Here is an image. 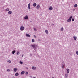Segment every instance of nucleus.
I'll return each mask as SVG.
<instances>
[{
  "label": "nucleus",
  "mask_w": 78,
  "mask_h": 78,
  "mask_svg": "<svg viewBox=\"0 0 78 78\" xmlns=\"http://www.w3.org/2000/svg\"><path fill=\"white\" fill-rule=\"evenodd\" d=\"M30 46L32 47V48H33L34 50H36V48H37V45L34 44H31Z\"/></svg>",
  "instance_id": "obj_1"
},
{
  "label": "nucleus",
  "mask_w": 78,
  "mask_h": 78,
  "mask_svg": "<svg viewBox=\"0 0 78 78\" xmlns=\"http://www.w3.org/2000/svg\"><path fill=\"white\" fill-rule=\"evenodd\" d=\"M72 16H71L70 17H69V18L67 20V22H71V20H72Z\"/></svg>",
  "instance_id": "obj_2"
},
{
  "label": "nucleus",
  "mask_w": 78,
  "mask_h": 78,
  "mask_svg": "<svg viewBox=\"0 0 78 78\" xmlns=\"http://www.w3.org/2000/svg\"><path fill=\"white\" fill-rule=\"evenodd\" d=\"M25 30V27H24L23 26H20V30L21 31H23Z\"/></svg>",
  "instance_id": "obj_3"
},
{
  "label": "nucleus",
  "mask_w": 78,
  "mask_h": 78,
  "mask_svg": "<svg viewBox=\"0 0 78 78\" xmlns=\"http://www.w3.org/2000/svg\"><path fill=\"white\" fill-rule=\"evenodd\" d=\"M32 69L34 70H36V67L35 66L32 67Z\"/></svg>",
  "instance_id": "obj_4"
},
{
  "label": "nucleus",
  "mask_w": 78,
  "mask_h": 78,
  "mask_svg": "<svg viewBox=\"0 0 78 78\" xmlns=\"http://www.w3.org/2000/svg\"><path fill=\"white\" fill-rule=\"evenodd\" d=\"M62 67L63 69H64V67H65V64L64 62H62Z\"/></svg>",
  "instance_id": "obj_5"
},
{
  "label": "nucleus",
  "mask_w": 78,
  "mask_h": 78,
  "mask_svg": "<svg viewBox=\"0 0 78 78\" xmlns=\"http://www.w3.org/2000/svg\"><path fill=\"white\" fill-rule=\"evenodd\" d=\"M28 8L29 9H30V11L31 10V8H30V3L28 4Z\"/></svg>",
  "instance_id": "obj_6"
},
{
  "label": "nucleus",
  "mask_w": 78,
  "mask_h": 78,
  "mask_svg": "<svg viewBox=\"0 0 78 78\" xmlns=\"http://www.w3.org/2000/svg\"><path fill=\"white\" fill-rule=\"evenodd\" d=\"M26 37H31V35L28 34H26Z\"/></svg>",
  "instance_id": "obj_7"
},
{
  "label": "nucleus",
  "mask_w": 78,
  "mask_h": 78,
  "mask_svg": "<svg viewBox=\"0 0 78 78\" xmlns=\"http://www.w3.org/2000/svg\"><path fill=\"white\" fill-rule=\"evenodd\" d=\"M24 19H25L26 20H27L28 19V16L26 15V16L24 17Z\"/></svg>",
  "instance_id": "obj_8"
},
{
  "label": "nucleus",
  "mask_w": 78,
  "mask_h": 78,
  "mask_svg": "<svg viewBox=\"0 0 78 78\" xmlns=\"http://www.w3.org/2000/svg\"><path fill=\"white\" fill-rule=\"evenodd\" d=\"M49 9L50 11H51L53 9V7L51 6H50L49 7Z\"/></svg>",
  "instance_id": "obj_9"
},
{
  "label": "nucleus",
  "mask_w": 78,
  "mask_h": 78,
  "mask_svg": "<svg viewBox=\"0 0 78 78\" xmlns=\"http://www.w3.org/2000/svg\"><path fill=\"white\" fill-rule=\"evenodd\" d=\"M73 38H74V41H76V39H77V37L75 36H73Z\"/></svg>",
  "instance_id": "obj_10"
},
{
  "label": "nucleus",
  "mask_w": 78,
  "mask_h": 78,
  "mask_svg": "<svg viewBox=\"0 0 78 78\" xmlns=\"http://www.w3.org/2000/svg\"><path fill=\"white\" fill-rule=\"evenodd\" d=\"M45 32L47 34H48V31L47 30H45Z\"/></svg>",
  "instance_id": "obj_11"
},
{
  "label": "nucleus",
  "mask_w": 78,
  "mask_h": 78,
  "mask_svg": "<svg viewBox=\"0 0 78 78\" xmlns=\"http://www.w3.org/2000/svg\"><path fill=\"white\" fill-rule=\"evenodd\" d=\"M66 70L67 71V73H69V72H70V70H69V69H66Z\"/></svg>",
  "instance_id": "obj_12"
},
{
  "label": "nucleus",
  "mask_w": 78,
  "mask_h": 78,
  "mask_svg": "<svg viewBox=\"0 0 78 78\" xmlns=\"http://www.w3.org/2000/svg\"><path fill=\"white\" fill-rule=\"evenodd\" d=\"M13 70L15 72H16L17 70V68H14L13 69Z\"/></svg>",
  "instance_id": "obj_13"
},
{
  "label": "nucleus",
  "mask_w": 78,
  "mask_h": 78,
  "mask_svg": "<svg viewBox=\"0 0 78 78\" xmlns=\"http://www.w3.org/2000/svg\"><path fill=\"white\" fill-rule=\"evenodd\" d=\"M68 76V74H66L65 75V78H67Z\"/></svg>",
  "instance_id": "obj_14"
},
{
  "label": "nucleus",
  "mask_w": 78,
  "mask_h": 78,
  "mask_svg": "<svg viewBox=\"0 0 78 78\" xmlns=\"http://www.w3.org/2000/svg\"><path fill=\"white\" fill-rule=\"evenodd\" d=\"M8 14H12V11H9L8 12Z\"/></svg>",
  "instance_id": "obj_15"
},
{
  "label": "nucleus",
  "mask_w": 78,
  "mask_h": 78,
  "mask_svg": "<svg viewBox=\"0 0 78 78\" xmlns=\"http://www.w3.org/2000/svg\"><path fill=\"white\" fill-rule=\"evenodd\" d=\"M20 54V52L19 51H17V52L16 53V55H19Z\"/></svg>",
  "instance_id": "obj_16"
},
{
  "label": "nucleus",
  "mask_w": 78,
  "mask_h": 78,
  "mask_svg": "<svg viewBox=\"0 0 78 78\" xmlns=\"http://www.w3.org/2000/svg\"><path fill=\"white\" fill-rule=\"evenodd\" d=\"M39 8H40V5H37L36 7L37 9H39Z\"/></svg>",
  "instance_id": "obj_17"
},
{
  "label": "nucleus",
  "mask_w": 78,
  "mask_h": 78,
  "mask_svg": "<svg viewBox=\"0 0 78 78\" xmlns=\"http://www.w3.org/2000/svg\"><path fill=\"white\" fill-rule=\"evenodd\" d=\"M12 54H13V55H14V54L15 53H16V51H12Z\"/></svg>",
  "instance_id": "obj_18"
},
{
  "label": "nucleus",
  "mask_w": 78,
  "mask_h": 78,
  "mask_svg": "<svg viewBox=\"0 0 78 78\" xmlns=\"http://www.w3.org/2000/svg\"><path fill=\"white\" fill-rule=\"evenodd\" d=\"M61 31H64V28L63 27H62L60 30Z\"/></svg>",
  "instance_id": "obj_19"
},
{
  "label": "nucleus",
  "mask_w": 78,
  "mask_h": 78,
  "mask_svg": "<svg viewBox=\"0 0 78 78\" xmlns=\"http://www.w3.org/2000/svg\"><path fill=\"white\" fill-rule=\"evenodd\" d=\"M25 73V71H22L21 73V75H23V74H24V73Z\"/></svg>",
  "instance_id": "obj_20"
},
{
  "label": "nucleus",
  "mask_w": 78,
  "mask_h": 78,
  "mask_svg": "<svg viewBox=\"0 0 78 78\" xmlns=\"http://www.w3.org/2000/svg\"><path fill=\"white\" fill-rule=\"evenodd\" d=\"M5 11H9V9L7 8L5 9Z\"/></svg>",
  "instance_id": "obj_21"
},
{
  "label": "nucleus",
  "mask_w": 78,
  "mask_h": 78,
  "mask_svg": "<svg viewBox=\"0 0 78 78\" xmlns=\"http://www.w3.org/2000/svg\"><path fill=\"white\" fill-rule=\"evenodd\" d=\"M33 6H34V7H35L37 5V4H36V3H34L33 4Z\"/></svg>",
  "instance_id": "obj_22"
},
{
  "label": "nucleus",
  "mask_w": 78,
  "mask_h": 78,
  "mask_svg": "<svg viewBox=\"0 0 78 78\" xmlns=\"http://www.w3.org/2000/svg\"><path fill=\"white\" fill-rule=\"evenodd\" d=\"M19 73H16L15 74V76H18Z\"/></svg>",
  "instance_id": "obj_23"
},
{
  "label": "nucleus",
  "mask_w": 78,
  "mask_h": 78,
  "mask_svg": "<svg viewBox=\"0 0 78 78\" xmlns=\"http://www.w3.org/2000/svg\"><path fill=\"white\" fill-rule=\"evenodd\" d=\"M7 62H9V63H11V60H8L7 61Z\"/></svg>",
  "instance_id": "obj_24"
},
{
  "label": "nucleus",
  "mask_w": 78,
  "mask_h": 78,
  "mask_svg": "<svg viewBox=\"0 0 78 78\" xmlns=\"http://www.w3.org/2000/svg\"><path fill=\"white\" fill-rule=\"evenodd\" d=\"M77 6H78V5H77V4H76L74 5V7H75V8H76V7H77Z\"/></svg>",
  "instance_id": "obj_25"
},
{
  "label": "nucleus",
  "mask_w": 78,
  "mask_h": 78,
  "mask_svg": "<svg viewBox=\"0 0 78 78\" xmlns=\"http://www.w3.org/2000/svg\"><path fill=\"white\" fill-rule=\"evenodd\" d=\"M20 63L21 64H23V62H22L20 61Z\"/></svg>",
  "instance_id": "obj_26"
},
{
  "label": "nucleus",
  "mask_w": 78,
  "mask_h": 78,
  "mask_svg": "<svg viewBox=\"0 0 78 78\" xmlns=\"http://www.w3.org/2000/svg\"><path fill=\"white\" fill-rule=\"evenodd\" d=\"M32 42H34V40L32 39Z\"/></svg>",
  "instance_id": "obj_27"
},
{
  "label": "nucleus",
  "mask_w": 78,
  "mask_h": 78,
  "mask_svg": "<svg viewBox=\"0 0 78 78\" xmlns=\"http://www.w3.org/2000/svg\"><path fill=\"white\" fill-rule=\"evenodd\" d=\"M34 31H37V30H36V28H34Z\"/></svg>",
  "instance_id": "obj_28"
},
{
  "label": "nucleus",
  "mask_w": 78,
  "mask_h": 78,
  "mask_svg": "<svg viewBox=\"0 0 78 78\" xmlns=\"http://www.w3.org/2000/svg\"><path fill=\"white\" fill-rule=\"evenodd\" d=\"M7 71H8V72H10V69H7Z\"/></svg>",
  "instance_id": "obj_29"
},
{
  "label": "nucleus",
  "mask_w": 78,
  "mask_h": 78,
  "mask_svg": "<svg viewBox=\"0 0 78 78\" xmlns=\"http://www.w3.org/2000/svg\"><path fill=\"white\" fill-rule=\"evenodd\" d=\"M76 54L77 55H78V51H76Z\"/></svg>",
  "instance_id": "obj_30"
},
{
  "label": "nucleus",
  "mask_w": 78,
  "mask_h": 78,
  "mask_svg": "<svg viewBox=\"0 0 78 78\" xmlns=\"http://www.w3.org/2000/svg\"><path fill=\"white\" fill-rule=\"evenodd\" d=\"M28 72H27L26 73V75H28Z\"/></svg>",
  "instance_id": "obj_31"
},
{
  "label": "nucleus",
  "mask_w": 78,
  "mask_h": 78,
  "mask_svg": "<svg viewBox=\"0 0 78 78\" xmlns=\"http://www.w3.org/2000/svg\"><path fill=\"white\" fill-rule=\"evenodd\" d=\"M74 20H75V19H72V21H74Z\"/></svg>",
  "instance_id": "obj_32"
},
{
  "label": "nucleus",
  "mask_w": 78,
  "mask_h": 78,
  "mask_svg": "<svg viewBox=\"0 0 78 78\" xmlns=\"http://www.w3.org/2000/svg\"><path fill=\"white\" fill-rule=\"evenodd\" d=\"M30 56H32V54H30Z\"/></svg>",
  "instance_id": "obj_33"
},
{
  "label": "nucleus",
  "mask_w": 78,
  "mask_h": 78,
  "mask_svg": "<svg viewBox=\"0 0 78 78\" xmlns=\"http://www.w3.org/2000/svg\"><path fill=\"white\" fill-rule=\"evenodd\" d=\"M34 37H35V38H36V36L35 35H34Z\"/></svg>",
  "instance_id": "obj_34"
},
{
  "label": "nucleus",
  "mask_w": 78,
  "mask_h": 78,
  "mask_svg": "<svg viewBox=\"0 0 78 78\" xmlns=\"http://www.w3.org/2000/svg\"><path fill=\"white\" fill-rule=\"evenodd\" d=\"M22 57L23 58V55L22 56Z\"/></svg>",
  "instance_id": "obj_35"
},
{
  "label": "nucleus",
  "mask_w": 78,
  "mask_h": 78,
  "mask_svg": "<svg viewBox=\"0 0 78 78\" xmlns=\"http://www.w3.org/2000/svg\"><path fill=\"white\" fill-rule=\"evenodd\" d=\"M12 78H15V77H12Z\"/></svg>",
  "instance_id": "obj_36"
},
{
  "label": "nucleus",
  "mask_w": 78,
  "mask_h": 78,
  "mask_svg": "<svg viewBox=\"0 0 78 78\" xmlns=\"http://www.w3.org/2000/svg\"><path fill=\"white\" fill-rule=\"evenodd\" d=\"M75 9H74L73 10V11H75Z\"/></svg>",
  "instance_id": "obj_37"
},
{
  "label": "nucleus",
  "mask_w": 78,
  "mask_h": 78,
  "mask_svg": "<svg viewBox=\"0 0 78 78\" xmlns=\"http://www.w3.org/2000/svg\"><path fill=\"white\" fill-rule=\"evenodd\" d=\"M52 78H55L54 77H52Z\"/></svg>",
  "instance_id": "obj_38"
},
{
  "label": "nucleus",
  "mask_w": 78,
  "mask_h": 78,
  "mask_svg": "<svg viewBox=\"0 0 78 78\" xmlns=\"http://www.w3.org/2000/svg\"><path fill=\"white\" fill-rule=\"evenodd\" d=\"M62 0V1H64V0Z\"/></svg>",
  "instance_id": "obj_39"
},
{
  "label": "nucleus",
  "mask_w": 78,
  "mask_h": 78,
  "mask_svg": "<svg viewBox=\"0 0 78 78\" xmlns=\"http://www.w3.org/2000/svg\"><path fill=\"white\" fill-rule=\"evenodd\" d=\"M30 22H31V21H30Z\"/></svg>",
  "instance_id": "obj_40"
}]
</instances>
